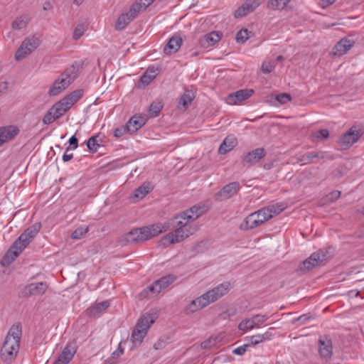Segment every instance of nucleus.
Listing matches in <instances>:
<instances>
[{"mask_svg":"<svg viewBox=\"0 0 364 364\" xmlns=\"http://www.w3.org/2000/svg\"><path fill=\"white\" fill-rule=\"evenodd\" d=\"M329 136V132L326 129H319L311 134V137L313 138V141H324L327 139Z\"/></svg>","mask_w":364,"mask_h":364,"instance_id":"44","label":"nucleus"},{"mask_svg":"<svg viewBox=\"0 0 364 364\" xmlns=\"http://www.w3.org/2000/svg\"><path fill=\"white\" fill-rule=\"evenodd\" d=\"M252 215H255L256 220H261L259 222L260 225L271 218V215L269 213L268 210L264 208L252 213Z\"/></svg>","mask_w":364,"mask_h":364,"instance_id":"43","label":"nucleus"},{"mask_svg":"<svg viewBox=\"0 0 364 364\" xmlns=\"http://www.w3.org/2000/svg\"><path fill=\"white\" fill-rule=\"evenodd\" d=\"M182 38L178 34H174L167 42L164 52L167 55L176 53L182 44Z\"/></svg>","mask_w":364,"mask_h":364,"instance_id":"25","label":"nucleus"},{"mask_svg":"<svg viewBox=\"0 0 364 364\" xmlns=\"http://www.w3.org/2000/svg\"><path fill=\"white\" fill-rule=\"evenodd\" d=\"M195 231L196 228L193 227L175 228L165 235L161 242L164 245L180 242L193 235Z\"/></svg>","mask_w":364,"mask_h":364,"instance_id":"3","label":"nucleus"},{"mask_svg":"<svg viewBox=\"0 0 364 364\" xmlns=\"http://www.w3.org/2000/svg\"><path fill=\"white\" fill-rule=\"evenodd\" d=\"M220 40V36L217 32H210L205 34L199 39V44L203 48H209L214 46Z\"/></svg>","mask_w":364,"mask_h":364,"instance_id":"27","label":"nucleus"},{"mask_svg":"<svg viewBox=\"0 0 364 364\" xmlns=\"http://www.w3.org/2000/svg\"><path fill=\"white\" fill-rule=\"evenodd\" d=\"M262 0H245V2L235 11V18H240L253 12L261 4Z\"/></svg>","mask_w":364,"mask_h":364,"instance_id":"15","label":"nucleus"},{"mask_svg":"<svg viewBox=\"0 0 364 364\" xmlns=\"http://www.w3.org/2000/svg\"><path fill=\"white\" fill-rule=\"evenodd\" d=\"M123 352L124 350L119 345L117 349L112 353V357L113 358H117L123 354Z\"/></svg>","mask_w":364,"mask_h":364,"instance_id":"63","label":"nucleus"},{"mask_svg":"<svg viewBox=\"0 0 364 364\" xmlns=\"http://www.w3.org/2000/svg\"><path fill=\"white\" fill-rule=\"evenodd\" d=\"M275 65L276 63L274 61H265L262 64L261 70L263 73L268 74L274 70Z\"/></svg>","mask_w":364,"mask_h":364,"instance_id":"50","label":"nucleus"},{"mask_svg":"<svg viewBox=\"0 0 364 364\" xmlns=\"http://www.w3.org/2000/svg\"><path fill=\"white\" fill-rule=\"evenodd\" d=\"M327 157V152L323 151H311L307 152L297 157V162L300 163L301 165L309 164L311 163H315L318 160L324 159Z\"/></svg>","mask_w":364,"mask_h":364,"instance_id":"21","label":"nucleus"},{"mask_svg":"<svg viewBox=\"0 0 364 364\" xmlns=\"http://www.w3.org/2000/svg\"><path fill=\"white\" fill-rule=\"evenodd\" d=\"M71 150V147H68L66 149V151L65 152V154H63V160L64 162H68L70 160H71L73 157V154L71 153V154H68V152Z\"/></svg>","mask_w":364,"mask_h":364,"instance_id":"60","label":"nucleus"},{"mask_svg":"<svg viewBox=\"0 0 364 364\" xmlns=\"http://www.w3.org/2000/svg\"><path fill=\"white\" fill-rule=\"evenodd\" d=\"M129 132V129L127 124L120 127H117L114 131V136L117 138L121 137L125 133Z\"/></svg>","mask_w":364,"mask_h":364,"instance_id":"55","label":"nucleus"},{"mask_svg":"<svg viewBox=\"0 0 364 364\" xmlns=\"http://www.w3.org/2000/svg\"><path fill=\"white\" fill-rule=\"evenodd\" d=\"M153 187L149 183H144L134 191V196L137 198H143L150 193Z\"/></svg>","mask_w":364,"mask_h":364,"instance_id":"40","label":"nucleus"},{"mask_svg":"<svg viewBox=\"0 0 364 364\" xmlns=\"http://www.w3.org/2000/svg\"><path fill=\"white\" fill-rule=\"evenodd\" d=\"M192 222V220H188V218L183 215L182 212L170 219L169 223L167 225H168V226L171 225L173 229L185 227L188 228L193 227L191 225Z\"/></svg>","mask_w":364,"mask_h":364,"instance_id":"26","label":"nucleus"},{"mask_svg":"<svg viewBox=\"0 0 364 364\" xmlns=\"http://www.w3.org/2000/svg\"><path fill=\"white\" fill-rule=\"evenodd\" d=\"M78 73V68H76L75 65L67 68L53 83L48 91L49 95H58L65 90L77 78Z\"/></svg>","mask_w":364,"mask_h":364,"instance_id":"1","label":"nucleus"},{"mask_svg":"<svg viewBox=\"0 0 364 364\" xmlns=\"http://www.w3.org/2000/svg\"><path fill=\"white\" fill-rule=\"evenodd\" d=\"M311 318V316L309 314H303V315L299 316L297 318H296L294 320V322L297 321L300 324H305L307 322V321H309Z\"/></svg>","mask_w":364,"mask_h":364,"instance_id":"58","label":"nucleus"},{"mask_svg":"<svg viewBox=\"0 0 364 364\" xmlns=\"http://www.w3.org/2000/svg\"><path fill=\"white\" fill-rule=\"evenodd\" d=\"M86 26L84 24H78L73 32V38L74 40H78L86 31Z\"/></svg>","mask_w":364,"mask_h":364,"instance_id":"49","label":"nucleus"},{"mask_svg":"<svg viewBox=\"0 0 364 364\" xmlns=\"http://www.w3.org/2000/svg\"><path fill=\"white\" fill-rule=\"evenodd\" d=\"M41 228V223H36L28 227L14 242L15 247L17 245H21V248L25 249L31 240L36 236Z\"/></svg>","mask_w":364,"mask_h":364,"instance_id":"8","label":"nucleus"},{"mask_svg":"<svg viewBox=\"0 0 364 364\" xmlns=\"http://www.w3.org/2000/svg\"><path fill=\"white\" fill-rule=\"evenodd\" d=\"M19 350V344L14 341H5L1 348L0 356L5 363H10L16 358Z\"/></svg>","mask_w":364,"mask_h":364,"instance_id":"9","label":"nucleus"},{"mask_svg":"<svg viewBox=\"0 0 364 364\" xmlns=\"http://www.w3.org/2000/svg\"><path fill=\"white\" fill-rule=\"evenodd\" d=\"M230 287L231 286L229 282H224L212 289L211 290H209L205 293L204 295L210 304L225 295L230 289Z\"/></svg>","mask_w":364,"mask_h":364,"instance_id":"11","label":"nucleus"},{"mask_svg":"<svg viewBox=\"0 0 364 364\" xmlns=\"http://www.w3.org/2000/svg\"><path fill=\"white\" fill-rule=\"evenodd\" d=\"M145 234L147 236V240L157 236L159 234L166 232L168 229V225L164 224H154L150 226H144Z\"/></svg>","mask_w":364,"mask_h":364,"instance_id":"29","label":"nucleus"},{"mask_svg":"<svg viewBox=\"0 0 364 364\" xmlns=\"http://www.w3.org/2000/svg\"><path fill=\"white\" fill-rule=\"evenodd\" d=\"M147 236L145 234L144 227L141 228H135L130 232L122 235L119 239L121 245H135L146 241Z\"/></svg>","mask_w":364,"mask_h":364,"instance_id":"7","label":"nucleus"},{"mask_svg":"<svg viewBox=\"0 0 364 364\" xmlns=\"http://www.w3.org/2000/svg\"><path fill=\"white\" fill-rule=\"evenodd\" d=\"M354 41L349 38H341L333 48L330 55L332 56H342L346 53L353 46Z\"/></svg>","mask_w":364,"mask_h":364,"instance_id":"14","label":"nucleus"},{"mask_svg":"<svg viewBox=\"0 0 364 364\" xmlns=\"http://www.w3.org/2000/svg\"><path fill=\"white\" fill-rule=\"evenodd\" d=\"M76 351V343L75 341L68 342L53 364H68Z\"/></svg>","mask_w":364,"mask_h":364,"instance_id":"12","label":"nucleus"},{"mask_svg":"<svg viewBox=\"0 0 364 364\" xmlns=\"http://www.w3.org/2000/svg\"><path fill=\"white\" fill-rule=\"evenodd\" d=\"M250 344H244L243 346H239L233 350L232 353L236 355H242L247 350Z\"/></svg>","mask_w":364,"mask_h":364,"instance_id":"57","label":"nucleus"},{"mask_svg":"<svg viewBox=\"0 0 364 364\" xmlns=\"http://www.w3.org/2000/svg\"><path fill=\"white\" fill-rule=\"evenodd\" d=\"M251 31L246 28H242L237 33L236 41L238 43H244L247 39L250 38Z\"/></svg>","mask_w":364,"mask_h":364,"instance_id":"45","label":"nucleus"},{"mask_svg":"<svg viewBox=\"0 0 364 364\" xmlns=\"http://www.w3.org/2000/svg\"><path fill=\"white\" fill-rule=\"evenodd\" d=\"M363 133L364 131L360 126H353L340 136L338 144L343 149H348L357 142Z\"/></svg>","mask_w":364,"mask_h":364,"instance_id":"5","label":"nucleus"},{"mask_svg":"<svg viewBox=\"0 0 364 364\" xmlns=\"http://www.w3.org/2000/svg\"><path fill=\"white\" fill-rule=\"evenodd\" d=\"M82 96V90H76L58 102L65 112H68L71 107L78 101Z\"/></svg>","mask_w":364,"mask_h":364,"instance_id":"23","label":"nucleus"},{"mask_svg":"<svg viewBox=\"0 0 364 364\" xmlns=\"http://www.w3.org/2000/svg\"><path fill=\"white\" fill-rule=\"evenodd\" d=\"M154 322V317L151 314H144L139 318L131 336V341L136 346L141 344Z\"/></svg>","mask_w":364,"mask_h":364,"instance_id":"2","label":"nucleus"},{"mask_svg":"<svg viewBox=\"0 0 364 364\" xmlns=\"http://www.w3.org/2000/svg\"><path fill=\"white\" fill-rule=\"evenodd\" d=\"M87 228H78L72 233L71 237L75 240L80 239L87 232Z\"/></svg>","mask_w":364,"mask_h":364,"instance_id":"51","label":"nucleus"},{"mask_svg":"<svg viewBox=\"0 0 364 364\" xmlns=\"http://www.w3.org/2000/svg\"><path fill=\"white\" fill-rule=\"evenodd\" d=\"M318 344L321 356L324 358L331 357L333 350L331 340L328 338H325V339L320 338L318 340Z\"/></svg>","mask_w":364,"mask_h":364,"instance_id":"32","label":"nucleus"},{"mask_svg":"<svg viewBox=\"0 0 364 364\" xmlns=\"http://www.w3.org/2000/svg\"><path fill=\"white\" fill-rule=\"evenodd\" d=\"M98 136H93L90 137L86 142L87 146L90 152L95 153L97 151L100 144L97 141Z\"/></svg>","mask_w":364,"mask_h":364,"instance_id":"47","label":"nucleus"},{"mask_svg":"<svg viewBox=\"0 0 364 364\" xmlns=\"http://www.w3.org/2000/svg\"><path fill=\"white\" fill-rule=\"evenodd\" d=\"M237 139L233 136H228L220 144L218 152L220 154H225L237 145Z\"/></svg>","mask_w":364,"mask_h":364,"instance_id":"33","label":"nucleus"},{"mask_svg":"<svg viewBox=\"0 0 364 364\" xmlns=\"http://www.w3.org/2000/svg\"><path fill=\"white\" fill-rule=\"evenodd\" d=\"M266 152L263 148H257L247 153L242 159L243 166H253L265 156Z\"/></svg>","mask_w":364,"mask_h":364,"instance_id":"13","label":"nucleus"},{"mask_svg":"<svg viewBox=\"0 0 364 364\" xmlns=\"http://www.w3.org/2000/svg\"><path fill=\"white\" fill-rule=\"evenodd\" d=\"M328 257L329 252L327 249H320L302 262L300 265V269L302 271H309L326 260Z\"/></svg>","mask_w":364,"mask_h":364,"instance_id":"6","label":"nucleus"},{"mask_svg":"<svg viewBox=\"0 0 364 364\" xmlns=\"http://www.w3.org/2000/svg\"><path fill=\"white\" fill-rule=\"evenodd\" d=\"M176 279V277L173 274H168L156 280L151 285L147 287L149 291L154 295L160 293L163 289L168 287L173 283Z\"/></svg>","mask_w":364,"mask_h":364,"instance_id":"10","label":"nucleus"},{"mask_svg":"<svg viewBox=\"0 0 364 364\" xmlns=\"http://www.w3.org/2000/svg\"><path fill=\"white\" fill-rule=\"evenodd\" d=\"M341 194V192L339 191H332L326 196V200L328 202H334L340 198Z\"/></svg>","mask_w":364,"mask_h":364,"instance_id":"56","label":"nucleus"},{"mask_svg":"<svg viewBox=\"0 0 364 364\" xmlns=\"http://www.w3.org/2000/svg\"><path fill=\"white\" fill-rule=\"evenodd\" d=\"M214 344V341L211 339H208L201 343L200 347L203 349H208Z\"/></svg>","mask_w":364,"mask_h":364,"instance_id":"61","label":"nucleus"},{"mask_svg":"<svg viewBox=\"0 0 364 364\" xmlns=\"http://www.w3.org/2000/svg\"><path fill=\"white\" fill-rule=\"evenodd\" d=\"M253 93L254 91L252 89L240 90L229 94L227 96L225 101L230 105H237L250 97Z\"/></svg>","mask_w":364,"mask_h":364,"instance_id":"16","label":"nucleus"},{"mask_svg":"<svg viewBox=\"0 0 364 364\" xmlns=\"http://www.w3.org/2000/svg\"><path fill=\"white\" fill-rule=\"evenodd\" d=\"M68 142L70 144V146L68 147H71V150L75 149L78 146V139H77V137L75 135L72 136L70 138Z\"/></svg>","mask_w":364,"mask_h":364,"instance_id":"59","label":"nucleus"},{"mask_svg":"<svg viewBox=\"0 0 364 364\" xmlns=\"http://www.w3.org/2000/svg\"><path fill=\"white\" fill-rule=\"evenodd\" d=\"M240 188L238 182H232L225 185L218 193L215 194V200H223L235 196Z\"/></svg>","mask_w":364,"mask_h":364,"instance_id":"17","label":"nucleus"},{"mask_svg":"<svg viewBox=\"0 0 364 364\" xmlns=\"http://www.w3.org/2000/svg\"><path fill=\"white\" fill-rule=\"evenodd\" d=\"M250 328V326H247V321H246V319H244L242 320L240 323H239V326H238V328L243 331V332H245L248 330H250L249 328Z\"/></svg>","mask_w":364,"mask_h":364,"instance_id":"62","label":"nucleus"},{"mask_svg":"<svg viewBox=\"0 0 364 364\" xmlns=\"http://www.w3.org/2000/svg\"><path fill=\"white\" fill-rule=\"evenodd\" d=\"M65 112H66L64 110V108H63L58 102H56L44 115L43 118V123L44 124H50L64 115Z\"/></svg>","mask_w":364,"mask_h":364,"instance_id":"18","label":"nucleus"},{"mask_svg":"<svg viewBox=\"0 0 364 364\" xmlns=\"http://www.w3.org/2000/svg\"><path fill=\"white\" fill-rule=\"evenodd\" d=\"M146 119L140 115H134L126 124L129 129V132L134 133L142 127L146 123Z\"/></svg>","mask_w":364,"mask_h":364,"instance_id":"30","label":"nucleus"},{"mask_svg":"<svg viewBox=\"0 0 364 364\" xmlns=\"http://www.w3.org/2000/svg\"><path fill=\"white\" fill-rule=\"evenodd\" d=\"M253 322L255 321V324L257 327H259V325L264 323L269 318L267 315H261L256 314L252 316Z\"/></svg>","mask_w":364,"mask_h":364,"instance_id":"52","label":"nucleus"},{"mask_svg":"<svg viewBox=\"0 0 364 364\" xmlns=\"http://www.w3.org/2000/svg\"><path fill=\"white\" fill-rule=\"evenodd\" d=\"M41 44L39 36L33 35L26 38L21 43L19 48L16 50L15 58L16 60H21L31 53Z\"/></svg>","mask_w":364,"mask_h":364,"instance_id":"4","label":"nucleus"},{"mask_svg":"<svg viewBox=\"0 0 364 364\" xmlns=\"http://www.w3.org/2000/svg\"><path fill=\"white\" fill-rule=\"evenodd\" d=\"M134 18L132 14H129L128 12L122 14L115 24V28L117 31L123 30L131 21H132Z\"/></svg>","mask_w":364,"mask_h":364,"instance_id":"35","label":"nucleus"},{"mask_svg":"<svg viewBox=\"0 0 364 364\" xmlns=\"http://www.w3.org/2000/svg\"><path fill=\"white\" fill-rule=\"evenodd\" d=\"M48 288L46 282L31 283L25 287L21 294L23 296L43 294Z\"/></svg>","mask_w":364,"mask_h":364,"instance_id":"20","label":"nucleus"},{"mask_svg":"<svg viewBox=\"0 0 364 364\" xmlns=\"http://www.w3.org/2000/svg\"><path fill=\"white\" fill-rule=\"evenodd\" d=\"M291 0H269L267 7L272 10H282L284 9Z\"/></svg>","mask_w":364,"mask_h":364,"instance_id":"41","label":"nucleus"},{"mask_svg":"<svg viewBox=\"0 0 364 364\" xmlns=\"http://www.w3.org/2000/svg\"><path fill=\"white\" fill-rule=\"evenodd\" d=\"M147 7L139 0H136V1L131 6L128 13L133 16V18H135L138 14L141 11L146 9Z\"/></svg>","mask_w":364,"mask_h":364,"instance_id":"42","label":"nucleus"},{"mask_svg":"<svg viewBox=\"0 0 364 364\" xmlns=\"http://www.w3.org/2000/svg\"><path fill=\"white\" fill-rule=\"evenodd\" d=\"M209 301L205 298L204 294L193 299L186 307L187 314L188 313H194L198 310L205 307L209 304Z\"/></svg>","mask_w":364,"mask_h":364,"instance_id":"28","label":"nucleus"},{"mask_svg":"<svg viewBox=\"0 0 364 364\" xmlns=\"http://www.w3.org/2000/svg\"><path fill=\"white\" fill-rule=\"evenodd\" d=\"M275 100L282 105L289 102L291 100V97L287 93H280L276 95Z\"/></svg>","mask_w":364,"mask_h":364,"instance_id":"53","label":"nucleus"},{"mask_svg":"<svg viewBox=\"0 0 364 364\" xmlns=\"http://www.w3.org/2000/svg\"><path fill=\"white\" fill-rule=\"evenodd\" d=\"M9 88V83L6 81L0 82V94L4 93Z\"/></svg>","mask_w":364,"mask_h":364,"instance_id":"64","label":"nucleus"},{"mask_svg":"<svg viewBox=\"0 0 364 364\" xmlns=\"http://www.w3.org/2000/svg\"><path fill=\"white\" fill-rule=\"evenodd\" d=\"M194 98V92L191 90H186L180 97L178 105H182L184 107V109H186Z\"/></svg>","mask_w":364,"mask_h":364,"instance_id":"39","label":"nucleus"},{"mask_svg":"<svg viewBox=\"0 0 364 364\" xmlns=\"http://www.w3.org/2000/svg\"><path fill=\"white\" fill-rule=\"evenodd\" d=\"M109 306V303L107 301L96 303L95 306L86 310V314L89 316H95L98 313L105 310Z\"/></svg>","mask_w":364,"mask_h":364,"instance_id":"36","label":"nucleus"},{"mask_svg":"<svg viewBox=\"0 0 364 364\" xmlns=\"http://www.w3.org/2000/svg\"><path fill=\"white\" fill-rule=\"evenodd\" d=\"M208 209L209 208L208 205L205 203H200L183 211V215H185L188 220H191L193 222L199 217L207 213Z\"/></svg>","mask_w":364,"mask_h":364,"instance_id":"19","label":"nucleus"},{"mask_svg":"<svg viewBox=\"0 0 364 364\" xmlns=\"http://www.w3.org/2000/svg\"><path fill=\"white\" fill-rule=\"evenodd\" d=\"M158 75L157 70L154 67H149L140 78V81L144 85H149Z\"/></svg>","mask_w":364,"mask_h":364,"instance_id":"37","label":"nucleus"},{"mask_svg":"<svg viewBox=\"0 0 364 364\" xmlns=\"http://www.w3.org/2000/svg\"><path fill=\"white\" fill-rule=\"evenodd\" d=\"M245 339L250 342L248 343L250 344V346H255L262 342L261 334L255 335L250 337H246Z\"/></svg>","mask_w":364,"mask_h":364,"instance_id":"54","label":"nucleus"},{"mask_svg":"<svg viewBox=\"0 0 364 364\" xmlns=\"http://www.w3.org/2000/svg\"><path fill=\"white\" fill-rule=\"evenodd\" d=\"M264 208L268 210V212L270 214L272 218L274 215H276L282 212L284 210L285 206L282 203H277L275 205H269Z\"/></svg>","mask_w":364,"mask_h":364,"instance_id":"46","label":"nucleus"},{"mask_svg":"<svg viewBox=\"0 0 364 364\" xmlns=\"http://www.w3.org/2000/svg\"><path fill=\"white\" fill-rule=\"evenodd\" d=\"M31 18L28 15H22L16 17L12 22L11 27L14 30H20L27 26Z\"/></svg>","mask_w":364,"mask_h":364,"instance_id":"38","label":"nucleus"},{"mask_svg":"<svg viewBox=\"0 0 364 364\" xmlns=\"http://www.w3.org/2000/svg\"><path fill=\"white\" fill-rule=\"evenodd\" d=\"M163 108V105L159 102H154L151 104L149 109V113L151 117H156L161 109Z\"/></svg>","mask_w":364,"mask_h":364,"instance_id":"48","label":"nucleus"},{"mask_svg":"<svg viewBox=\"0 0 364 364\" xmlns=\"http://www.w3.org/2000/svg\"><path fill=\"white\" fill-rule=\"evenodd\" d=\"M22 335L21 325L20 323L14 324L9 329L5 341H14L17 343H20L21 338Z\"/></svg>","mask_w":364,"mask_h":364,"instance_id":"31","label":"nucleus"},{"mask_svg":"<svg viewBox=\"0 0 364 364\" xmlns=\"http://www.w3.org/2000/svg\"><path fill=\"white\" fill-rule=\"evenodd\" d=\"M259 221L260 220H256L255 215L251 213L247 217H246V218L240 224V228L242 230L254 229L260 225L259 224Z\"/></svg>","mask_w":364,"mask_h":364,"instance_id":"34","label":"nucleus"},{"mask_svg":"<svg viewBox=\"0 0 364 364\" xmlns=\"http://www.w3.org/2000/svg\"><path fill=\"white\" fill-rule=\"evenodd\" d=\"M19 132L16 126L0 127V146L3 143L13 139Z\"/></svg>","mask_w":364,"mask_h":364,"instance_id":"24","label":"nucleus"},{"mask_svg":"<svg viewBox=\"0 0 364 364\" xmlns=\"http://www.w3.org/2000/svg\"><path fill=\"white\" fill-rule=\"evenodd\" d=\"M21 245H17L15 247H14V242L12 244L11 247L1 259L0 263L2 267L9 266L16 259L19 254L24 250L21 249Z\"/></svg>","mask_w":364,"mask_h":364,"instance_id":"22","label":"nucleus"}]
</instances>
